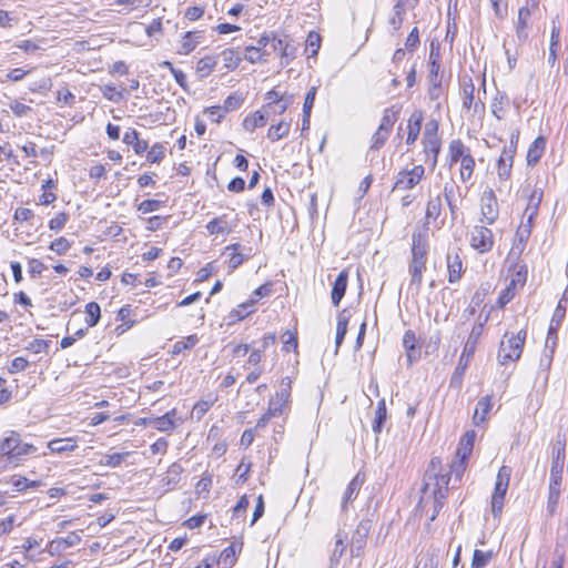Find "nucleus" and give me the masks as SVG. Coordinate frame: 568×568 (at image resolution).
I'll return each mask as SVG.
<instances>
[{
  "instance_id": "nucleus-1",
  "label": "nucleus",
  "mask_w": 568,
  "mask_h": 568,
  "mask_svg": "<svg viewBox=\"0 0 568 568\" xmlns=\"http://www.w3.org/2000/svg\"><path fill=\"white\" fill-rule=\"evenodd\" d=\"M428 253L427 235L414 232L412 235V262L409 264L410 284L419 286L423 273L426 270Z\"/></svg>"
},
{
  "instance_id": "nucleus-2",
  "label": "nucleus",
  "mask_w": 568,
  "mask_h": 568,
  "mask_svg": "<svg viewBox=\"0 0 568 568\" xmlns=\"http://www.w3.org/2000/svg\"><path fill=\"white\" fill-rule=\"evenodd\" d=\"M526 336L527 332L525 329H520L517 334L505 333L498 349V362L500 365H507L520 358Z\"/></svg>"
},
{
  "instance_id": "nucleus-3",
  "label": "nucleus",
  "mask_w": 568,
  "mask_h": 568,
  "mask_svg": "<svg viewBox=\"0 0 568 568\" xmlns=\"http://www.w3.org/2000/svg\"><path fill=\"white\" fill-rule=\"evenodd\" d=\"M36 452L37 447L22 442L20 434L14 430L9 432L8 436L0 440V455L8 456L11 462H20Z\"/></svg>"
},
{
  "instance_id": "nucleus-4",
  "label": "nucleus",
  "mask_w": 568,
  "mask_h": 568,
  "mask_svg": "<svg viewBox=\"0 0 568 568\" xmlns=\"http://www.w3.org/2000/svg\"><path fill=\"white\" fill-rule=\"evenodd\" d=\"M509 466H501L497 473L494 493L491 495V513L494 518H499L504 507L505 496L509 486L511 476Z\"/></svg>"
},
{
  "instance_id": "nucleus-5",
  "label": "nucleus",
  "mask_w": 568,
  "mask_h": 568,
  "mask_svg": "<svg viewBox=\"0 0 568 568\" xmlns=\"http://www.w3.org/2000/svg\"><path fill=\"white\" fill-rule=\"evenodd\" d=\"M422 143L426 155V162L429 161L432 166L435 168L442 145L440 138L438 136V122L436 120H430L426 123Z\"/></svg>"
},
{
  "instance_id": "nucleus-6",
  "label": "nucleus",
  "mask_w": 568,
  "mask_h": 568,
  "mask_svg": "<svg viewBox=\"0 0 568 568\" xmlns=\"http://www.w3.org/2000/svg\"><path fill=\"white\" fill-rule=\"evenodd\" d=\"M483 334V324H478V325H475L473 328H471V332L465 343V346H464V349H463V353L459 357V362H458V365L455 369V373H454V377L455 376H462L466 369V367L468 366V363H469V358L473 356V354L475 353V349H476V346H477V343L480 338Z\"/></svg>"
},
{
  "instance_id": "nucleus-7",
  "label": "nucleus",
  "mask_w": 568,
  "mask_h": 568,
  "mask_svg": "<svg viewBox=\"0 0 568 568\" xmlns=\"http://www.w3.org/2000/svg\"><path fill=\"white\" fill-rule=\"evenodd\" d=\"M425 174V168L422 164L413 166L410 170H402L396 176L393 190L407 191L415 187Z\"/></svg>"
},
{
  "instance_id": "nucleus-8",
  "label": "nucleus",
  "mask_w": 568,
  "mask_h": 568,
  "mask_svg": "<svg viewBox=\"0 0 568 568\" xmlns=\"http://www.w3.org/2000/svg\"><path fill=\"white\" fill-rule=\"evenodd\" d=\"M470 246L479 253H487L494 246L491 230L485 225H476L470 234Z\"/></svg>"
},
{
  "instance_id": "nucleus-9",
  "label": "nucleus",
  "mask_w": 568,
  "mask_h": 568,
  "mask_svg": "<svg viewBox=\"0 0 568 568\" xmlns=\"http://www.w3.org/2000/svg\"><path fill=\"white\" fill-rule=\"evenodd\" d=\"M565 459V443L557 442L551 452L549 484H561Z\"/></svg>"
},
{
  "instance_id": "nucleus-10",
  "label": "nucleus",
  "mask_w": 568,
  "mask_h": 568,
  "mask_svg": "<svg viewBox=\"0 0 568 568\" xmlns=\"http://www.w3.org/2000/svg\"><path fill=\"white\" fill-rule=\"evenodd\" d=\"M237 224L239 219L236 216L230 217L229 214H222L207 222L205 229L210 235L227 236L233 232Z\"/></svg>"
},
{
  "instance_id": "nucleus-11",
  "label": "nucleus",
  "mask_w": 568,
  "mask_h": 568,
  "mask_svg": "<svg viewBox=\"0 0 568 568\" xmlns=\"http://www.w3.org/2000/svg\"><path fill=\"white\" fill-rule=\"evenodd\" d=\"M480 210L483 215L481 221L484 223L491 225L498 219V202L491 189L484 191L480 197Z\"/></svg>"
},
{
  "instance_id": "nucleus-12",
  "label": "nucleus",
  "mask_w": 568,
  "mask_h": 568,
  "mask_svg": "<svg viewBox=\"0 0 568 568\" xmlns=\"http://www.w3.org/2000/svg\"><path fill=\"white\" fill-rule=\"evenodd\" d=\"M272 292V284L265 283L257 287L251 296L248 302L242 303L239 305V308L235 311L237 318L242 320L248 314L253 312V305L261 298L270 295Z\"/></svg>"
},
{
  "instance_id": "nucleus-13",
  "label": "nucleus",
  "mask_w": 568,
  "mask_h": 568,
  "mask_svg": "<svg viewBox=\"0 0 568 568\" xmlns=\"http://www.w3.org/2000/svg\"><path fill=\"white\" fill-rule=\"evenodd\" d=\"M271 51L280 53L282 65H288L290 62L295 57L296 48L294 44H292L287 40V37H285L284 39H281V38H276L275 36H272Z\"/></svg>"
},
{
  "instance_id": "nucleus-14",
  "label": "nucleus",
  "mask_w": 568,
  "mask_h": 568,
  "mask_svg": "<svg viewBox=\"0 0 568 568\" xmlns=\"http://www.w3.org/2000/svg\"><path fill=\"white\" fill-rule=\"evenodd\" d=\"M271 116V112H268V106H262L260 110L247 114L242 123L243 129L246 132L252 133L257 128H263Z\"/></svg>"
},
{
  "instance_id": "nucleus-15",
  "label": "nucleus",
  "mask_w": 568,
  "mask_h": 568,
  "mask_svg": "<svg viewBox=\"0 0 568 568\" xmlns=\"http://www.w3.org/2000/svg\"><path fill=\"white\" fill-rule=\"evenodd\" d=\"M516 154V146L508 145L505 146L499 159L497 165V173L500 180H508L510 178L514 156Z\"/></svg>"
},
{
  "instance_id": "nucleus-16",
  "label": "nucleus",
  "mask_w": 568,
  "mask_h": 568,
  "mask_svg": "<svg viewBox=\"0 0 568 568\" xmlns=\"http://www.w3.org/2000/svg\"><path fill=\"white\" fill-rule=\"evenodd\" d=\"M81 541V537L72 531L63 538H57L49 544V554L51 556L60 555L70 547L78 545Z\"/></svg>"
},
{
  "instance_id": "nucleus-17",
  "label": "nucleus",
  "mask_w": 568,
  "mask_h": 568,
  "mask_svg": "<svg viewBox=\"0 0 568 568\" xmlns=\"http://www.w3.org/2000/svg\"><path fill=\"white\" fill-rule=\"evenodd\" d=\"M462 88H463V106L467 110L473 108L474 113L483 111L485 108L484 103L480 100L475 101V98H474L475 85L470 78L463 81Z\"/></svg>"
},
{
  "instance_id": "nucleus-18",
  "label": "nucleus",
  "mask_w": 568,
  "mask_h": 568,
  "mask_svg": "<svg viewBox=\"0 0 568 568\" xmlns=\"http://www.w3.org/2000/svg\"><path fill=\"white\" fill-rule=\"evenodd\" d=\"M347 281L348 273L347 271L343 270L342 272H339V274L337 275L333 283L331 297L334 306H338L342 298L344 297L347 288Z\"/></svg>"
},
{
  "instance_id": "nucleus-19",
  "label": "nucleus",
  "mask_w": 568,
  "mask_h": 568,
  "mask_svg": "<svg viewBox=\"0 0 568 568\" xmlns=\"http://www.w3.org/2000/svg\"><path fill=\"white\" fill-rule=\"evenodd\" d=\"M123 142L131 145L135 154H143L149 149V143L140 139L139 132L135 129H129L124 132Z\"/></svg>"
},
{
  "instance_id": "nucleus-20",
  "label": "nucleus",
  "mask_w": 568,
  "mask_h": 568,
  "mask_svg": "<svg viewBox=\"0 0 568 568\" xmlns=\"http://www.w3.org/2000/svg\"><path fill=\"white\" fill-rule=\"evenodd\" d=\"M77 447V439L73 437L55 438L48 443V448L53 454L73 452Z\"/></svg>"
},
{
  "instance_id": "nucleus-21",
  "label": "nucleus",
  "mask_w": 568,
  "mask_h": 568,
  "mask_svg": "<svg viewBox=\"0 0 568 568\" xmlns=\"http://www.w3.org/2000/svg\"><path fill=\"white\" fill-rule=\"evenodd\" d=\"M470 154V150L463 143L462 140L456 139L450 141L448 146L449 163L454 164L460 162L466 155Z\"/></svg>"
},
{
  "instance_id": "nucleus-22",
  "label": "nucleus",
  "mask_w": 568,
  "mask_h": 568,
  "mask_svg": "<svg viewBox=\"0 0 568 568\" xmlns=\"http://www.w3.org/2000/svg\"><path fill=\"white\" fill-rule=\"evenodd\" d=\"M546 148V140L544 136H538L535 139V141L530 144L528 152H527V164L528 165H535L538 163L540 158L542 156Z\"/></svg>"
},
{
  "instance_id": "nucleus-23",
  "label": "nucleus",
  "mask_w": 568,
  "mask_h": 568,
  "mask_svg": "<svg viewBox=\"0 0 568 568\" xmlns=\"http://www.w3.org/2000/svg\"><path fill=\"white\" fill-rule=\"evenodd\" d=\"M475 437L476 434L474 430H468L463 435L456 450L457 458L468 459L474 447Z\"/></svg>"
},
{
  "instance_id": "nucleus-24",
  "label": "nucleus",
  "mask_w": 568,
  "mask_h": 568,
  "mask_svg": "<svg viewBox=\"0 0 568 568\" xmlns=\"http://www.w3.org/2000/svg\"><path fill=\"white\" fill-rule=\"evenodd\" d=\"M493 398L487 395L481 397L476 405V409L473 416V420L476 425L484 423L493 407Z\"/></svg>"
},
{
  "instance_id": "nucleus-25",
  "label": "nucleus",
  "mask_w": 568,
  "mask_h": 568,
  "mask_svg": "<svg viewBox=\"0 0 568 568\" xmlns=\"http://www.w3.org/2000/svg\"><path fill=\"white\" fill-rule=\"evenodd\" d=\"M531 16V10L528 7H523L518 11V21L516 26V36L520 42H525L528 39V32L526 30L528 20Z\"/></svg>"
},
{
  "instance_id": "nucleus-26",
  "label": "nucleus",
  "mask_w": 568,
  "mask_h": 568,
  "mask_svg": "<svg viewBox=\"0 0 568 568\" xmlns=\"http://www.w3.org/2000/svg\"><path fill=\"white\" fill-rule=\"evenodd\" d=\"M364 483V478H361L359 474H357L347 485V488L342 498V509L346 510L347 504L354 500L361 489V486Z\"/></svg>"
},
{
  "instance_id": "nucleus-27",
  "label": "nucleus",
  "mask_w": 568,
  "mask_h": 568,
  "mask_svg": "<svg viewBox=\"0 0 568 568\" xmlns=\"http://www.w3.org/2000/svg\"><path fill=\"white\" fill-rule=\"evenodd\" d=\"M422 121H423L422 112H414L410 115V118L408 120V124H407V129H408L407 139H406L407 144H413L417 140V138L420 133Z\"/></svg>"
},
{
  "instance_id": "nucleus-28",
  "label": "nucleus",
  "mask_w": 568,
  "mask_h": 568,
  "mask_svg": "<svg viewBox=\"0 0 568 568\" xmlns=\"http://www.w3.org/2000/svg\"><path fill=\"white\" fill-rule=\"evenodd\" d=\"M448 281L457 283L462 277L463 262L458 254L447 256Z\"/></svg>"
},
{
  "instance_id": "nucleus-29",
  "label": "nucleus",
  "mask_w": 568,
  "mask_h": 568,
  "mask_svg": "<svg viewBox=\"0 0 568 568\" xmlns=\"http://www.w3.org/2000/svg\"><path fill=\"white\" fill-rule=\"evenodd\" d=\"M217 64V57L216 55H205L201 58L196 63V74L203 79L209 77L215 69Z\"/></svg>"
},
{
  "instance_id": "nucleus-30",
  "label": "nucleus",
  "mask_w": 568,
  "mask_h": 568,
  "mask_svg": "<svg viewBox=\"0 0 568 568\" xmlns=\"http://www.w3.org/2000/svg\"><path fill=\"white\" fill-rule=\"evenodd\" d=\"M561 494V484H549L546 511L552 517L557 510L559 497Z\"/></svg>"
},
{
  "instance_id": "nucleus-31",
  "label": "nucleus",
  "mask_w": 568,
  "mask_h": 568,
  "mask_svg": "<svg viewBox=\"0 0 568 568\" xmlns=\"http://www.w3.org/2000/svg\"><path fill=\"white\" fill-rule=\"evenodd\" d=\"M291 129V123L284 120L280 121L277 124H273L267 130V139L272 142H276L285 136H287Z\"/></svg>"
},
{
  "instance_id": "nucleus-32",
  "label": "nucleus",
  "mask_w": 568,
  "mask_h": 568,
  "mask_svg": "<svg viewBox=\"0 0 568 568\" xmlns=\"http://www.w3.org/2000/svg\"><path fill=\"white\" fill-rule=\"evenodd\" d=\"M544 192L541 189H534L529 195L525 213H529V219H535L538 214L539 205L542 201Z\"/></svg>"
},
{
  "instance_id": "nucleus-33",
  "label": "nucleus",
  "mask_w": 568,
  "mask_h": 568,
  "mask_svg": "<svg viewBox=\"0 0 568 568\" xmlns=\"http://www.w3.org/2000/svg\"><path fill=\"white\" fill-rule=\"evenodd\" d=\"M371 525L369 521H361L352 539V546L361 550L365 545V539L368 535Z\"/></svg>"
},
{
  "instance_id": "nucleus-34",
  "label": "nucleus",
  "mask_w": 568,
  "mask_h": 568,
  "mask_svg": "<svg viewBox=\"0 0 568 568\" xmlns=\"http://www.w3.org/2000/svg\"><path fill=\"white\" fill-rule=\"evenodd\" d=\"M174 415H175V409H172V410L168 412L166 414H164L163 416L154 418L151 422V424L155 429H158L160 432H169V430L173 429V427H174V422H173Z\"/></svg>"
},
{
  "instance_id": "nucleus-35",
  "label": "nucleus",
  "mask_w": 568,
  "mask_h": 568,
  "mask_svg": "<svg viewBox=\"0 0 568 568\" xmlns=\"http://www.w3.org/2000/svg\"><path fill=\"white\" fill-rule=\"evenodd\" d=\"M408 0H396L393 9V14L389 18V24L394 30H398L404 20L405 6Z\"/></svg>"
},
{
  "instance_id": "nucleus-36",
  "label": "nucleus",
  "mask_w": 568,
  "mask_h": 568,
  "mask_svg": "<svg viewBox=\"0 0 568 568\" xmlns=\"http://www.w3.org/2000/svg\"><path fill=\"white\" fill-rule=\"evenodd\" d=\"M348 321L349 316L346 314V311H343L338 314L335 337V344L337 348L342 345L347 333Z\"/></svg>"
},
{
  "instance_id": "nucleus-37",
  "label": "nucleus",
  "mask_w": 568,
  "mask_h": 568,
  "mask_svg": "<svg viewBox=\"0 0 568 568\" xmlns=\"http://www.w3.org/2000/svg\"><path fill=\"white\" fill-rule=\"evenodd\" d=\"M224 68L227 70H234L239 67L241 62V57L239 51L233 48L225 49L221 52Z\"/></svg>"
},
{
  "instance_id": "nucleus-38",
  "label": "nucleus",
  "mask_w": 568,
  "mask_h": 568,
  "mask_svg": "<svg viewBox=\"0 0 568 568\" xmlns=\"http://www.w3.org/2000/svg\"><path fill=\"white\" fill-rule=\"evenodd\" d=\"M270 54V50L262 51L260 47H246L245 48V60L251 63H262L266 61V55Z\"/></svg>"
},
{
  "instance_id": "nucleus-39",
  "label": "nucleus",
  "mask_w": 568,
  "mask_h": 568,
  "mask_svg": "<svg viewBox=\"0 0 568 568\" xmlns=\"http://www.w3.org/2000/svg\"><path fill=\"white\" fill-rule=\"evenodd\" d=\"M386 417H387L386 403H385V399L382 398L377 403V407H376V412H375V419L373 423V430L375 433L378 434L382 432V427L386 420Z\"/></svg>"
},
{
  "instance_id": "nucleus-40",
  "label": "nucleus",
  "mask_w": 568,
  "mask_h": 568,
  "mask_svg": "<svg viewBox=\"0 0 568 568\" xmlns=\"http://www.w3.org/2000/svg\"><path fill=\"white\" fill-rule=\"evenodd\" d=\"M398 113H399V110L396 109L395 106L387 108L384 111V114H383V118H382L378 129L390 132L394 123L396 122V120L398 118Z\"/></svg>"
},
{
  "instance_id": "nucleus-41",
  "label": "nucleus",
  "mask_w": 568,
  "mask_h": 568,
  "mask_svg": "<svg viewBox=\"0 0 568 568\" xmlns=\"http://www.w3.org/2000/svg\"><path fill=\"white\" fill-rule=\"evenodd\" d=\"M493 556L494 552L491 550L481 551L479 549H475L470 564L471 568H485L491 560Z\"/></svg>"
},
{
  "instance_id": "nucleus-42",
  "label": "nucleus",
  "mask_w": 568,
  "mask_h": 568,
  "mask_svg": "<svg viewBox=\"0 0 568 568\" xmlns=\"http://www.w3.org/2000/svg\"><path fill=\"white\" fill-rule=\"evenodd\" d=\"M195 34V32L189 31L183 36L179 50L180 54H189L196 48L199 41Z\"/></svg>"
},
{
  "instance_id": "nucleus-43",
  "label": "nucleus",
  "mask_w": 568,
  "mask_h": 568,
  "mask_svg": "<svg viewBox=\"0 0 568 568\" xmlns=\"http://www.w3.org/2000/svg\"><path fill=\"white\" fill-rule=\"evenodd\" d=\"M508 103L506 93L498 92L493 100L491 111L493 114L500 120L505 113V106Z\"/></svg>"
},
{
  "instance_id": "nucleus-44",
  "label": "nucleus",
  "mask_w": 568,
  "mask_h": 568,
  "mask_svg": "<svg viewBox=\"0 0 568 568\" xmlns=\"http://www.w3.org/2000/svg\"><path fill=\"white\" fill-rule=\"evenodd\" d=\"M85 313L88 314V318L85 320L89 327L95 326L101 317V308L100 305L95 302H90L85 305Z\"/></svg>"
},
{
  "instance_id": "nucleus-45",
  "label": "nucleus",
  "mask_w": 568,
  "mask_h": 568,
  "mask_svg": "<svg viewBox=\"0 0 568 568\" xmlns=\"http://www.w3.org/2000/svg\"><path fill=\"white\" fill-rule=\"evenodd\" d=\"M474 170H475V160H474L473 155L471 154L466 155V158H464L460 161V180L463 182L469 181L470 178L473 176Z\"/></svg>"
},
{
  "instance_id": "nucleus-46",
  "label": "nucleus",
  "mask_w": 568,
  "mask_h": 568,
  "mask_svg": "<svg viewBox=\"0 0 568 568\" xmlns=\"http://www.w3.org/2000/svg\"><path fill=\"white\" fill-rule=\"evenodd\" d=\"M244 102V98L240 93H232L225 100L223 105H220L224 113L235 111L241 108Z\"/></svg>"
},
{
  "instance_id": "nucleus-47",
  "label": "nucleus",
  "mask_w": 568,
  "mask_h": 568,
  "mask_svg": "<svg viewBox=\"0 0 568 568\" xmlns=\"http://www.w3.org/2000/svg\"><path fill=\"white\" fill-rule=\"evenodd\" d=\"M440 212H442L440 196L437 195L435 197L429 199V201L427 202V207H426V217L436 220L440 215Z\"/></svg>"
},
{
  "instance_id": "nucleus-48",
  "label": "nucleus",
  "mask_w": 568,
  "mask_h": 568,
  "mask_svg": "<svg viewBox=\"0 0 568 568\" xmlns=\"http://www.w3.org/2000/svg\"><path fill=\"white\" fill-rule=\"evenodd\" d=\"M197 342H199V338L196 335H190L182 341H178L173 345L172 354L176 355V354H180L184 349H191L197 344Z\"/></svg>"
},
{
  "instance_id": "nucleus-49",
  "label": "nucleus",
  "mask_w": 568,
  "mask_h": 568,
  "mask_svg": "<svg viewBox=\"0 0 568 568\" xmlns=\"http://www.w3.org/2000/svg\"><path fill=\"white\" fill-rule=\"evenodd\" d=\"M130 453H113V454H106L101 459V464L108 467H118L121 465V463L124 460L126 456H129Z\"/></svg>"
},
{
  "instance_id": "nucleus-50",
  "label": "nucleus",
  "mask_w": 568,
  "mask_h": 568,
  "mask_svg": "<svg viewBox=\"0 0 568 568\" xmlns=\"http://www.w3.org/2000/svg\"><path fill=\"white\" fill-rule=\"evenodd\" d=\"M165 154V148L161 143H155L151 146L146 154V160L150 163H160Z\"/></svg>"
},
{
  "instance_id": "nucleus-51",
  "label": "nucleus",
  "mask_w": 568,
  "mask_h": 568,
  "mask_svg": "<svg viewBox=\"0 0 568 568\" xmlns=\"http://www.w3.org/2000/svg\"><path fill=\"white\" fill-rule=\"evenodd\" d=\"M213 400L212 399H201L199 400L192 409V417L200 420L206 412L212 407Z\"/></svg>"
},
{
  "instance_id": "nucleus-52",
  "label": "nucleus",
  "mask_w": 568,
  "mask_h": 568,
  "mask_svg": "<svg viewBox=\"0 0 568 568\" xmlns=\"http://www.w3.org/2000/svg\"><path fill=\"white\" fill-rule=\"evenodd\" d=\"M71 247V243L63 236L51 242L49 248L58 255H63Z\"/></svg>"
},
{
  "instance_id": "nucleus-53",
  "label": "nucleus",
  "mask_w": 568,
  "mask_h": 568,
  "mask_svg": "<svg viewBox=\"0 0 568 568\" xmlns=\"http://www.w3.org/2000/svg\"><path fill=\"white\" fill-rule=\"evenodd\" d=\"M448 483H449V477L447 475H443V476H440V479H437L438 490L435 491V511H437V509L439 507H442V505H443L442 500L445 498V495L442 491L440 485H444L445 487H447Z\"/></svg>"
},
{
  "instance_id": "nucleus-54",
  "label": "nucleus",
  "mask_w": 568,
  "mask_h": 568,
  "mask_svg": "<svg viewBox=\"0 0 568 568\" xmlns=\"http://www.w3.org/2000/svg\"><path fill=\"white\" fill-rule=\"evenodd\" d=\"M69 215L64 212L57 214L49 221V227L52 231H61L68 222Z\"/></svg>"
},
{
  "instance_id": "nucleus-55",
  "label": "nucleus",
  "mask_w": 568,
  "mask_h": 568,
  "mask_svg": "<svg viewBox=\"0 0 568 568\" xmlns=\"http://www.w3.org/2000/svg\"><path fill=\"white\" fill-rule=\"evenodd\" d=\"M203 112L211 119L212 122L215 123H221L225 116V113L220 105L205 108Z\"/></svg>"
},
{
  "instance_id": "nucleus-56",
  "label": "nucleus",
  "mask_w": 568,
  "mask_h": 568,
  "mask_svg": "<svg viewBox=\"0 0 568 568\" xmlns=\"http://www.w3.org/2000/svg\"><path fill=\"white\" fill-rule=\"evenodd\" d=\"M49 343H50V341L36 338L27 345L26 349H28L34 354H40L42 352H47V349L49 347Z\"/></svg>"
},
{
  "instance_id": "nucleus-57",
  "label": "nucleus",
  "mask_w": 568,
  "mask_h": 568,
  "mask_svg": "<svg viewBox=\"0 0 568 568\" xmlns=\"http://www.w3.org/2000/svg\"><path fill=\"white\" fill-rule=\"evenodd\" d=\"M516 295V291L513 287H509L508 285L500 292L497 305L498 307L503 308L505 307Z\"/></svg>"
},
{
  "instance_id": "nucleus-58",
  "label": "nucleus",
  "mask_w": 568,
  "mask_h": 568,
  "mask_svg": "<svg viewBox=\"0 0 568 568\" xmlns=\"http://www.w3.org/2000/svg\"><path fill=\"white\" fill-rule=\"evenodd\" d=\"M103 97L110 101L119 102L123 99V94L121 91L116 90V88L113 84H105L103 87Z\"/></svg>"
},
{
  "instance_id": "nucleus-59",
  "label": "nucleus",
  "mask_w": 568,
  "mask_h": 568,
  "mask_svg": "<svg viewBox=\"0 0 568 568\" xmlns=\"http://www.w3.org/2000/svg\"><path fill=\"white\" fill-rule=\"evenodd\" d=\"M389 132L384 131L382 129H377L376 132L372 136V149L378 150L381 149L386 140L388 139Z\"/></svg>"
},
{
  "instance_id": "nucleus-60",
  "label": "nucleus",
  "mask_w": 568,
  "mask_h": 568,
  "mask_svg": "<svg viewBox=\"0 0 568 568\" xmlns=\"http://www.w3.org/2000/svg\"><path fill=\"white\" fill-rule=\"evenodd\" d=\"M285 98H287V95L281 94L278 91L271 90L265 94L266 104L263 106H268V112H271L273 105L281 103Z\"/></svg>"
},
{
  "instance_id": "nucleus-61",
  "label": "nucleus",
  "mask_w": 568,
  "mask_h": 568,
  "mask_svg": "<svg viewBox=\"0 0 568 568\" xmlns=\"http://www.w3.org/2000/svg\"><path fill=\"white\" fill-rule=\"evenodd\" d=\"M418 44H419V32H418V28L415 27L408 34L406 42H405V47H406V50L414 52L417 49Z\"/></svg>"
},
{
  "instance_id": "nucleus-62",
  "label": "nucleus",
  "mask_w": 568,
  "mask_h": 568,
  "mask_svg": "<svg viewBox=\"0 0 568 568\" xmlns=\"http://www.w3.org/2000/svg\"><path fill=\"white\" fill-rule=\"evenodd\" d=\"M286 402H282L278 397L272 398L268 403L267 413L272 417L280 416L283 413V406Z\"/></svg>"
},
{
  "instance_id": "nucleus-63",
  "label": "nucleus",
  "mask_w": 568,
  "mask_h": 568,
  "mask_svg": "<svg viewBox=\"0 0 568 568\" xmlns=\"http://www.w3.org/2000/svg\"><path fill=\"white\" fill-rule=\"evenodd\" d=\"M467 459L457 458L450 465V474L455 476L456 479H460L465 469H466Z\"/></svg>"
},
{
  "instance_id": "nucleus-64",
  "label": "nucleus",
  "mask_w": 568,
  "mask_h": 568,
  "mask_svg": "<svg viewBox=\"0 0 568 568\" xmlns=\"http://www.w3.org/2000/svg\"><path fill=\"white\" fill-rule=\"evenodd\" d=\"M9 108L16 116H23L31 110L29 105L21 103L18 100L11 101Z\"/></svg>"
}]
</instances>
